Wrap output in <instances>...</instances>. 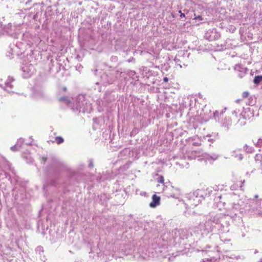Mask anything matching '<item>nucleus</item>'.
<instances>
[{"mask_svg":"<svg viewBox=\"0 0 262 262\" xmlns=\"http://www.w3.org/2000/svg\"><path fill=\"white\" fill-rule=\"evenodd\" d=\"M160 203V197L157 195L156 194H154L152 196V201L149 204V206L151 208H155L158 205H159Z\"/></svg>","mask_w":262,"mask_h":262,"instance_id":"f257e3e1","label":"nucleus"},{"mask_svg":"<svg viewBox=\"0 0 262 262\" xmlns=\"http://www.w3.org/2000/svg\"><path fill=\"white\" fill-rule=\"evenodd\" d=\"M261 82H262V75H258V76H255V77L254 78V79H253V83L255 84L258 85Z\"/></svg>","mask_w":262,"mask_h":262,"instance_id":"f03ea898","label":"nucleus"},{"mask_svg":"<svg viewBox=\"0 0 262 262\" xmlns=\"http://www.w3.org/2000/svg\"><path fill=\"white\" fill-rule=\"evenodd\" d=\"M63 141V139L61 137H57L55 138V141L58 144L62 143Z\"/></svg>","mask_w":262,"mask_h":262,"instance_id":"7ed1b4c3","label":"nucleus"},{"mask_svg":"<svg viewBox=\"0 0 262 262\" xmlns=\"http://www.w3.org/2000/svg\"><path fill=\"white\" fill-rule=\"evenodd\" d=\"M157 181L159 183L163 184L164 182V177L162 176H159L158 178Z\"/></svg>","mask_w":262,"mask_h":262,"instance_id":"20e7f679","label":"nucleus"},{"mask_svg":"<svg viewBox=\"0 0 262 262\" xmlns=\"http://www.w3.org/2000/svg\"><path fill=\"white\" fill-rule=\"evenodd\" d=\"M193 19H198L200 20H203V18L201 15L195 16V14H194V17Z\"/></svg>","mask_w":262,"mask_h":262,"instance_id":"39448f33","label":"nucleus"},{"mask_svg":"<svg viewBox=\"0 0 262 262\" xmlns=\"http://www.w3.org/2000/svg\"><path fill=\"white\" fill-rule=\"evenodd\" d=\"M249 93L248 92H244L242 94V96L243 98H246L248 96Z\"/></svg>","mask_w":262,"mask_h":262,"instance_id":"423d86ee","label":"nucleus"},{"mask_svg":"<svg viewBox=\"0 0 262 262\" xmlns=\"http://www.w3.org/2000/svg\"><path fill=\"white\" fill-rule=\"evenodd\" d=\"M59 101H68V99L67 97H61L59 98Z\"/></svg>","mask_w":262,"mask_h":262,"instance_id":"0eeeda50","label":"nucleus"},{"mask_svg":"<svg viewBox=\"0 0 262 262\" xmlns=\"http://www.w3.org/2000/svg\"><path fill=\"white\" fill-rule=\"evenodd\" d=\"M163 81L165 82H167L168 81V78L167 77H164L163 78Z\"/></svg>","mask_w":262,"mask_h":262,"instance_id":"6e6552de","label":"nucleus"},{"mask_svg":"<svg viewBox=\"0 0 262 262\" xmlns=\"http://www.w3.org/2000/svg\"><path fill=\"white\" fill-rule=\"evenodd\" d=\"M185 16V14L183 13H181V14H180V17L181 18H183V17H184Z\"/></svg>","mask_w":262,"mask_h":262,"instance_id":"1a4fd4ad","label":"nucleus"},{"mask_svg":"<svg viewBox=\"0 0 262 262\" xmlns=\"http://www.w3.org/2000/svg\"><path fill=\"white\" fill-rule=\"evenodd\" d=\"M63 90H64V91H67V88H63Z\"/></svg>","mask_w":262,"mask_h":262,"instance_id":"9d476101","label":"nucleus"},{"mask_svg":"<svg viewBox=\"0 0 262 262\" xmlns=\"http://www.w3.org/2000/svg\"><path fill=\"white\" fill-rule=\"evenodd\" d=\"M179 13H180V14H181V13H182V11H181V10H180V11H179Z\"/></svg>","mask_w":262,"mask_h":262,"instance_id":"9b49d317","label":"nucleus"}]
</instances>
